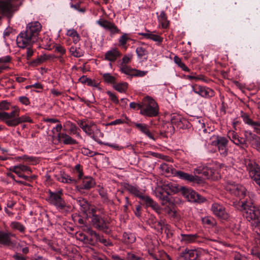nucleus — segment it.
Listing matches in <instances>:
<instances>
[{"mask_svg":"<svg viewBox=\"0 0 260 260\" xmlns=\"http://www.w3.org/2000/svg\"><path fill=\"white\" fill-rule=\"evenodd\" d=\"M42 25L39 21L28 23L25 30L21 32L17 38L16 42L18 47L24 48L32 45L38 41Z\"/></svg>","mask_w":260,"mask_h":260,"instance_id":"obj_1","label":"nucleus"},{"mask_svg":"<svg viewBox=\"0 0 260 260\" xmlns=\"http://www.w3.org/2000/svg\"><path fill=\"white\" fill-rule=\"evenodd\" d=\"M239 210L242 211L243 215L247 220L250 221L252 219L260 218V207L254 206L250 201H243L239 203Z\"/></svg>","mask_w":260,"mask_h":260,"instance_id":"obj_2","label":"nucleus"},{"mask_svg":"<svg viewBox=\"0 0 260 260\" xmlns=\"http://www.w3.org/2000/svg\"><path fill=\"white\" fill-rule=\"evenodd\" d=\"M133 55L127 54L124 55L122 59V62L120 66V71L127 75L128 78H132L134 77H142L145 76L147 71H141L136 69H133L129 66L126 65L132 60Z\"/></svg>","mask_w":260,"mask_h":260,"instance_id":"obj_3","label":"nucleus"},{"mask_svg":"<svg viewBox=\"0 0 260 260\" xmlns=\"http://www.w3.org/2000/svg\"><path fill=\"white\" fill-rule=\"evenodd\" d=\"M48 193V201L50 204L54 205L57 209L61 212L69 211L70 206H68L62 198L63 193L61 190L56 192L49 190Z\"/></svg>","mask_w":260,"mask_h":260,"instance_id":"obj_4","label":"nucleus"},{"mask_svg":"<svg viewBox=\"0 0 260 260\" xmlns=\"http://www.w3.org/2000/svg\"><path fill=\"white\" fill-rule=\"evenodd\" d=\"M158 110L156 102L150 97L147 96L143 101L140 113L150 117H155L158 114Z\"/></svg>","mask_w":260,"mask_h":260,"instance_id":"obj_5","label":"nucleus"},{"mask_svg":"<svg viewBox=\"0 0 260 260\" xmlns=\"http://www.w3.org/2000/svg\"><path fill=\"white\" fill-rule=\"evenodd\" d=\"M19 0H0V13L9 19L12 17L14 13L18 10Z\"/></svg>","mask_w":260,"mask_h":260,"instance_id":"obj_6","label":"nucleus"},{"mask_svg":"<svg viewBox=\"0 0 260 260\" xmlns=\"http://www.w3.org/2000/svg\"><path fill=\"white\" fill-rule=\"evenodd\" d=\"M244 163L249 176L257 185L260 184V167L253 160L245 159Z\"/></svg>","mask_w":260,"mask_h":260,"instance_id":"obj_7","label":"nucleus"},{"mask_svg":"<svg viewBox=\"0 0 260 260\" xmlns=\"http://www.w3.org/2000/svg\"><path fill=\"white\" fill-rule=\"evenodd\" d=\"M180 189L182 196L189 202L202 203L206 201L205 198L190 188L181 186Z\"/></svg>","mask_w":260,"mask_h":260,"instance_id":"obj_8","label":"nucleus"},{"mask_svg":"<svg viewBox=\"0 0 260 260\" xmlns=\"http://www.w3.org/2000/svg\"><path fill=\"white\" fill-rule=\"evenodd\" d=\"M93 226L98 230L102 231L106 234H109L111 230L109 229V222L104 217L99 215H94L91 217Z\"/></svg>","mask_w":260,"mask_h":260,"instance_id":"obj_9","label":"nucleus"},{"mask_svg":"<svg viewBox=\"0 0 260 260\" xmlns=\"http://www.w3.org/2000/svg\"><path fill=\"white\" fill-rule=\"evenodd\" d=\"M228 143L229 140L226 138L217 136L212 141L211 145L217 148L218 152L222 157H225L228 155Z\"/></svg>","mask_w":260,"mask_h":260,"instance_id":"obj_10","label":"nucleus"},{"mask_svg":"<svg viewBox=\"0 0 260 260\" xmlns=\"http://www.w3.org/2000/svg\"><path fill=\"white\" fill-rule=\"evenodd\" d=\"M171 121L179 129H189L192 127L191 123L180 115L174 114L172 115Z\"/></svg>","mask_w":260,"mask_h":260,"instance_id":"obj_11","label":"nucleus"},{"mask_svg":"<svg viewBox=\"0 0 260 260\" xmlns=\"http://www.w3.org/2000/svg\"><path fill=\"white\" fill-rule=\"evenodd\" d=\"M175 176L193 184H201L203 182L202 178L201 177L192 175L182 171H177V172H175Z\"/></svg>","mask_w":260,"mask_h":260,"instance_id":"obj_12","label":"nucleus"},{"mask_svg":"<svg viewBox=\"0 0 260 260\" xmlns=\"http://www.w3.org/2000/svg\"><path fill=\"white\" fill-rule=\"evenodd\" d=\"M96 22L101 27L109 31L110 36L121 33V30L113 22L103 19H99Z\"/></svg>","mask_w":260,"mask_h":260,"instance_id":"obj_13","label":"nucleus"},{"mask_svg":"<svg viewBox=\"0 0 260 260\" xmlns=\"http://www.w3.org/2000/svg\"><path fill=\"white\" fill-rule=\"evenodd\" d=\"M211 211L213 214L218 218L226 220L229 217V215L225 210V208L221 204L217 203L212 204Z\"/></svg>","mask_w":260,"mask_h":260,"instance_id":"obj_14","label":"nucleus"},{"mask_svg":"<svg viewBox=\"0 0 260 260\" xmlns=\"http://www.w3.org/2000/svg\"><path fill=\"white\" fill-rule=\"evenodd\" d=\"M192 91L205 98H210L214 96V91L212 89L197 84L192 85Z\"/></svg>","mask_w":260,"mask_h":260,"instance_id":"obj_15","label":"nucleus"},{"mask_svg":"<svg viewBox=\"0 0 260 260\" xmlns=\"http://www.w3.org/2000/svg\"><path fill=\"white\" fill-rule=\"evenodd\" d=\"M226 189L235 196L242 197L246 194V188L242 185L235 183L228 184Z\"/></svg>","mask_w":260,"mask_h":260,"instance_id":"obj_16","label":"nucleus"},{"mask_svg":"<svg viewBox=\"0 0 260 260\" xmlns=\"http://www.w3.org/2000/svg\"><path fill=\"white\" fill-rule=\"evenodd\" d=\"M177 260H200L196 250L186 248L178 254Z\"/></svg>","mask_w":260,"mask_h":260,"instance_id":"obj_17","label":"nucleus"},{"mask_svg":"<svg viewBox=\"0 0 260 260\" xmlns=\"http://www.w3.org/2000/svg\"><path fill=\"white\" fill-rule=\"evenodd\" d=\"M203 238L204 237L201 235L199 233L194 234H185L181 233L179 239L182 244H189L198 241L199 239Z\"/></svg>","mask_w":260,"mask_h":260,"instance_id":"obj_18","label":"nucleus"},{"mask_svg":"<svg viewBox=\"0 0 260 260\" xmlns=\"http://www.w3.org/2000/svg\"><path fill=\"white\" fill-rule=\"evenodd\" d=\"M241 117L243 118L245 123L253 127L254 131L258 135H260V121H254L249 116L243 111L241 112Z\"/></svg>","mask_w":260,"mask_h":260,"instance_id":"obj_19","label":"nucleus"},{"mask_svg":"<svg viewBox=\"0 0 260 260\" xmlns=\"http://www.w3.org/2000/svg\"><path fill=\"white\" fill-rule=\"evenodd\" d=\"M81 179H82L81 184L76 186V189L79 191L82 189L89 190L95 184L94 180L91 177L85 176Z\"/></svg>","mask_w":260,"mask_h":260,"instance_id":"obj_20","label":"nucleus"},{"mask_svg":"<svg viewBox=\"0 0 260 260\" xmlns=\"http://www.w3.org/2000/svg\"><path fill=\"white\" fill-rule=\"evenodd\" d=\"M195 174H202L205 179H214L215 170L208 167H199L194 170Z\"/></svg>","mask_w":260,"mask_h":260,"instance_id":"obj_21","label":"nucleus"},{"mask_svg":"<svg viewBox=\"0 0 260 260\" xmlns=\"http://www.w3.org/2000/svg\"><path fill=\"white\" fill-rule=\"evenodd\" d=\"M161 187L168 194H170L171 196L181 191V186L179 187L178 185L175 183L171 182H164Z\"/></svg>","mask_w":260,"mask_h":260,"instance_id":"obj_22","label":"nucleus"},{"mask_svg":"<svg viewBox=\"0 0 260 260\" xmlns=\"http://www.w3.org/2000/svg\"><path fill=\"white\" fill-rule=\"evenodd\" d=\"M156 197L161 201L162 205H166L167 203H172V197L170 194H168L163 188L160 187L155 191Z\"/></svg>","mask_w":260,"mask_h":260,"instance_id":"obj_23","label":"nucleus"},{"mask_svg":"<svg viewBox=\"0 0 260 260\" xmlns=\"http://www.w3.org/2000/svg\"><path fill=\"white\" fill-rule=\"evenodd\" d=\"M156 197L161 201L162 205H166L167 203H172V197L170 194H168L163 188L160 187L155 191Z\"/></svg>","mask_w":260,"mask_h":260,"instance_id":"obj_24","label":"nucleus"},{"mask_svg":"<svg viewBox=\"0 0 260 260\" xmlns=\"http://www.w3.org/2000/svg\"><path fill=\"white\" fill-rule=\"evenodd\" d=\"M55 179L61 182L68 184H76L77 180L73 178L64 172L60 171L58 175H54Z\"/></svg>","mask_w":260,"mask_h":260,"instance_id":"obj_25","label":"nucleus"},{"mask_svg":"<svg viewBox=\"0 0 260 260\" xmlns=\"http://www.w3.org/2000/svg\"><path fill=\"white\" fill-rule=\"evenodd\" d=\"M58 140L64 145H75L78 143L77 141L66 133H59L57 134Z\"/></svg>","mask_w":260,"mask_h":260,"instance_id":"obj_26","label":"nucleus"},{"mask_svg":"<svg viewBox=\"0 0 260 260\" xmlns=\"http://www.w3.org/2000/svg\"><path fill=\"white\" fill-rule=\"evenodd\" d=\"M191 124L192 127H194L199 132H203L204 133L207 132L205 123L201 117L194 118L192 120Z\"/></svg>","mask_w":260,"mask_h":260,"instance_id":"obj_27","label":"nucleus"},{"mask_svg":"<svg viewBox=\"0 0 260 260\" xmlns=\"http://www.w3.org/2000/svg\"><path fill=\"white\" fill-rule=\"evenodd\" d=\"M14 236L11 232L0 231V244L10 246L12 243L11 237Z\"/></svg>","mask_w":260,"mask_h":260,"instance_id":"obj_28","label":"nucleus"},{"mask_svg":"<svg viewBox=\"0 0 260 260\" xmlns=\"http://www.w3.org/2000/svg\"><path fill=\"white\" fill-rule=\"evenodd\" d=\"M148 32H140L138 34L139 35L143 36L144 38L147 39L151 40L155 42H156L158 45H159L161 44L163 41V38L160 37L159 35L153 34L152 32L150 30H147Z\"/></svg>","mask_w":260,"mask_h":260,"instance_id":"obj_29","label":"nucleus"},{"mask_svg":"<svg viewBox=\"0 0 260 260\" xmlns=\"http://www.w3.org/2000/svg\"><path fill=\"white\" fill-rule=\"evenodd\" d=\"M77 204L80 206V210L84 214H87L90 209L91 205L87 200L82 197H78L76 199Z\"/></svg>","mask_w":260,"mask_h":260,"instance_id":"obj_30","label":"nucleus"},{"mask_svg":"<svg viewBox=\"0 0 260 260\" xmlns=\"http://www.w3.org/2000/svg\"><path fill=\"white\" fill-rule=\"evenodd\" d=\"M25 122L31 123L32 122V120L28 116L23 115L21 117H18V118H13L11 121L8 122V126L14 127L21 123Z\"/></svg>","mask_w":260,"mask_h":260,"instance_id":"obj_31","label":"nucleus"},{"mask_svg":"<svg viewBox=\"0 0 260 260\" xmlns=\"http://www.w3.org/2000/svg\"><path fill=\"white\" fill-rule=\"evenodd\" d=\"M121 55V53L117 48L112 49L107 51L105 55L106 60L110 61H114L116 59Z\"/></svg>","mask_w":260,"mask_h":260,"instance_id":"obj_32","label":"nucleus"},{"mask_svg":"<svg viewBox=\"0 0 260 260\" xmlns=\"http://www.w3.org/2000/svg\"><path fill=\"white\" fill-rule=\"evenodd\" d=\"M122 186L125 189L139 198L143 193L136 186H133L128 183H123Z\"/></svg>","mask_w":260,"mask_h":260,"instance_id":"obj_33","label":"nucleus"},{"mask_svg":"<svg viewBox=\"0 0 260 260\" xmlns=\"http://www.w3.org/2000/svg\"><path fill=\"white\" fill-rule=\"evenodd\" d=\"M136 52L139 59H147L149 52L146 48L143 46H139L136 48Z\"/></svg>","mask_w":260,"mask_h":260,"instance_id":"obj_34","label":"nucleus"},{"mask_svg":"<svg viewBox=\"0 0 260 260\" xmlns=\"http://www.w3.org/2000/svg\"><path fill=\"white\" fill-rule=\"evenodd\" d=\"M159 168L161 171L167 175H173L175 176V172H177L171 166L165 162L160 165Z\"/></svg>","mask_w":260,"mask_h":260,"instance_id":"obj_35","label":"nucleus"},{"mask_svg":"<svg viewBox=\"0 0 260 260\" xmlns=\"http://www.w3.org/2000/svg\"><path fill=\"white\" fill-rule=\"evenodd\" d=\"M135 126L141 132L145 134L148 138L154 140V138L153 135L150 132L148 126L145 124L136 123Z\"/></svg>","mask_w":260,"mask_h":260,"instance_id":"obj_36","label":"nucleus"},{"mask_svg":"<svg viewBox=\"0 0 260 260\" xmlns=\"http://www.w3.org/2000/svg\"><path fill=\"white\" fill-rule=\"evenodd\" d=\"M158 20L162 28H167L169 26L170 21L168 20L167 15L164 11H161L158 16Z\"/></svg>","mask_w":260,"mask_h":260,"instance_id":"obj_37","label":"nucleus"},{"mask_svg":"<svg viewBox=\"0 0 260 260\" xmlns=\"http://www.w3.org/2000/svg\"><path fill=\"white\" fill-rule=\"evenodd\" d=\"M100 74L102 76L104 82L108 84H112L113 86L116 83V78L110 73H102Z\"/></svg>","mask_w":260,"mask_h":260,"instance_id":"obj_38","label":"nucleus"},{"mask_svg":"<svg viewBox=\"0 0 260 260\" xmlns=\"http://www.w3.org/2000/svg\"><path fill=\"white\" fill-rule=\"evenodd\" d=\"M82 130L84 132H85L87 135L90 136L93 140L96 141L98 144H102L103 142H102L100 140L98 139L94 135L93 129L92 128H90L88 125H87V123L86 125H84Z\"/></svg>","mask_w":260,"mask_h":260,"instance_id":"obj_39","label":"nucleus"},{"mask_svg":"<svg viewBox=\"0 0 260 260\" xmlns=\"http://www.w3.org/2000/svg\"><path fill=\"white\" fill-rule=\"evenodd\" d=\"M10 171L16 170V171H20V172H21V173L26 172V173H27V174H30L31 173V170L30 168H29L26 166L22 165L12 167L11 168H10Z\"/></svg>","mask_w":260,"mask_h":260,"instance_id":"obj_40","label":"nucleus"},{"mask_svg":"<svg viewBox=\"0 0 260 260\" xmlns=\"http://www.w3.org/2000/svg\"><path fill=\"white\" fill-rule=\"evenodd\" d=\"M10 227L12 229L17 230L21 233H24L25 232V227L24 225L18 221H12L10 223Z\"/></svg>","mask_w":260,"mask_h":260,"instance_id":"obj_41","label":"nucleus"},{"mask_svg":"<svg viewBox=\"0 0 260 260\" xmlns=\"http://www.w3.org/2000/svg\"><path fill=\"white\" fill-rule=\"evenodd\" d=\"M154 222L155 223L154 228L158 231H160V232H162L163 228L167 225L166 220L162 217L160 218L159 221L155 220Z\"/></svg>","mask_w":260,"mask_h":260,"instance_id":"obj_42","label":"nucleus"},{"mask_svg":"<svg viewBox=\"0 0 260 260\" xmlns=\"http://www.w3.org/2000/svg\"><path fill=\"white\" fill-rule=\"evenodd\" d=\"M113 87L120 93H124L127 89L128 84L126 82L116 83L113 86Z\"/></svg>","mask_w":260,"mask_h":260,"instance_id":"obj_43","label":"nucleus"},{"mask_svg":"<svg viewBox=\"0 0 260 260\" xmlns=\"http://www.w3.org/2000/svg\"><path fill=\"white\" fill-rule=\"evenodd\" d=\"M234 144L239 146L241 149H245L248 147L246 138L245 137H241L239 136L237 137V140L234 141Z\"/></svg>","mask_w":260,"mask_h":260,"instance_id":"obj_44","label":"nucleus"},{"mask_svg":"<svg viewBox=\"0 0 260 260\" xmlns=\"http://www.w3.org/2000/svg\"><path fill=\"white\" fill-rule=\"evenodd\" d=\"M123 239L124 242L127 243H133L136 240V237L133 234L126 232L123 234Z\"/></svg>","mask_w":260,"mask_h":260,"instance_id":"obj_45","label":"nucleus"},{"mask_svg":"<svg viewBox=\"0 0 260 260\" xmlns=\"http://www.w3.org/2000/svg\"><path fill=\"white\" fill-rule=\"evenodd\" d=\"M146 206L151 207L158 214H160L161 212V208L159 205L151 198H150Z\"/></svg>","mask_w":260,"mask_h":260,"instance_id":"obj_46","label":"nucleus"},{"mask_svg":"<svg viewBox=\"0 0 260 260\" xmlns=\"http://www.w3.org/2000/svg\"><path fill=\"white\" fill-rule=\"evenodd\" d=\"M98 238V243L103 244L106 247H111L113 245V242L109 239L105 238L103 235H100Z\"/></svg>","mask_w":260,"mask_h":260,"instance_id":"obj_47","label":"nucleus"},{"mask_svg":"<svg viewBox=\"0 0 260 260\" xmlns=\"http://www.w3.org/2000/svg\"><path fill=\"white\" fill-rule=\"evenodd\" d=\"M84 240L85 242L92 246H95L98 244V238H94L93 237H89L84 236Z\"/></svg>","mask_w":260,"mask_h":260,"instance_id":"obj_48","label":"nucleus"},{"mask_svg":"<svg viewBox=\"0 0 260 260\" xmlns=\"http://www.w3.org/2000/svg\"><path fill=\"white\" fill-rule=\"evenodd\" d=\"M70 52L71 54L76 57H80L83 56V52L81 50H80L79 49H77L76 47L72 46L70 49Z\"/></svg>","mask_w":260,"mask_h":260,"instance_id":"obj_49","label":"nucleus"},{"mask_svg":"<svg viewBox=\"0 0 260 260\" xmlns=\"http://www.w3.org/2000/svg\"><path fill=\"white\" fill-rule=\"evenodd\" d=\"M165 132L167 135H172L175 131V125L171 123L166 124Z\"/></svg>","mask_w":260,"mask_h":260,"instance_id":"obj_50","label":"nucleus"},{"mask_svg":"<svg viewBox=\"0 0 260 260\" xmlns=\"http://www.w3.org/2000/svg\"><path fill=\"white\" fill-rule=\"evenodd\" d=\"M126 260H145L142 257L136 255L134 253L132 252H128L126 253Z\"/></svg>","mask_w":260,"mask_h":260,"instance_id":"obj_51","label":"nucleus"},{"mask_svg":"<svg viewBox=\"0 0 260 260\" xmlns=\"http://www.w3.org/2000/svg\"><path fill=\"white\" fill-rule=\"evenodd\" d=\"M99 193L101 196V198L103 199L104 203L110 201L108 199L106 191L104 189L103 187H101L99 189Z\"/></svg>","mask_w":260,"mask_h":260,"instance_id":"obj_52","label":"nucleus"},{"mask_svg":"<svg viewBox=\"0 0 260 260\" xmlns=\"http://www.w3.org/2000/svg\"><path fill=\"white\" fill-rule=\"evenodd\" d=\"M89 213L91 215V217H93L94 215H98L96 214L97 212H101V213H104V209L103 208H98L94 206H91L90 207V209L88 210Z\"/></svg>","mask_w":260,"mask_h":260,"instance_id":"obj_53","label":"nucleus"},{"mask_svg":"<svg viewBox=\"0 0 260 260\" xmlns=\"http://www.w3.org/2000/svg\"><path fill=\"white\" fill-rule=\"evenodd\" d=\"M69 131L71 134L76 135V136L81 137L80 133L78 132V131H80V129L74 123H71Z\"/></svg>","mask_w":260,"mask_h":260,"instance_id":"obj_54","label":"nucleus"},{"mask_svg":"<svg viewBox=\"0 0 260 260\" xmlns=\"http://www.w3.org/2000/svg\"><path fill=\"white\" fill-rule=\"evenodd\" d=\"M12 119H9V113L6 112H0V120L5 122L8 125V122L11 121Z\"/></svg>","mask_w":260,"mask_h":260,"instance_id":"obj_55","label":"nucleus"},{"mask_svg":"<svg viewBox=\"0 0 260 260\" xmlns=\"http://www.w3.org/2000/svg\"><path fill=\"white\" fill-rule=\"evenodd\" d=\"M11 106V103L6 100L2 101L0 102V110H8Z\"/></svg>","mask_w":260,"mask_h":260,"instance_id":"obj_56","label":"nucleus"},{"mask_svg":"<svg viewBox=\"0 0 260 260\" xmlns=\"http://www.w3.org/2000/svg\"><path fill=\"white\" fill-rule=\"evenodd\" d=\"M130 39L128 37V34H123L119 39V44L120 46H124L126 44V42Z\"/></svg>","mask_w":260,"mask_h":260,"instance_id":"obj_57","label":"nucleus"},{"mask_svg":"<svg viewBox=\"0 0 260 260\" xmlns=\"http://www.w3.org/2000/svg\"><path fill=\"white\" fill-rule=\"evenodd\" d=\"M12 108L15 109V110L12 111L11 112L9 113L10 119L18 118L19 115V109L15 106L12 107Z\"/></svg>","mask_w":260,"mask_h":260,"instance_id":"obj_58","label":"nucleus"},{"mask_svg":"<svg viewBox=\"0 0 260 260\" xmlns=\"http://www.w3.org/2000/svg\"><path fill=\"white\" fill-rule=\"evenodd\" d=\"M43 62L41 55L38 56L36 59H34L29 62V65L31 67H35L40 65Z\"/></svg>","mask_w":260,"mask_h":260,"instance_id":"obj_59","label":"nucleus"},{"mask_svg":"<svg viewBox=\"0 0 260 260\" xmlns=\"http://www.w3.org/2000/svg\"><path fill=\"white\" fill-rule=\"evenodd\" d=\"M75 170L78 173V180L81 179L83 176V172L81 165L80 164L76 165L75 167Z\"/></svg>","mask_w":260,"mask_h":260,"instance_id":"obj_60","label":"nucleus"},{"mask_svg":"<svg viewBox=\"0 0 260 260\" xmlns=\"http://www.w3.org/2000/svg\"><path fill=\"white\" fill-rule=\"evenodd\" d=\"M106 93L109 95L110 100L112 101L114 104H119L118 99L114 93H112L110 91H107Z\"/></svg>","mask_w":260,"mask_h":260,"instance_id":"obj_61","label":"nucleus"},{"mask_svg":"<svg viewBox=\"0 0 260 260\" xmlns=\"http://www.w3.org/2000/svg\"><path fill=\"white\" fill-rule=\"evenodd\" d=\"M82 153L84 155H87V156H88L90 157H92V156L98 154L97 152H93L86 148H83L82 149Z\"/></svg>","mask_w":260,"mask_h":260,"instance_id":"obj_62","label":"nucleus"},{"mask_svg":"<svg viewBox=\"0 0 260 260\" xmlns=\"http://www.w3.org/2000/svg\"><path fill=\"white\" fill-rule=\"evenodd\" d=\"M100 144L104 145L105 146H109L111 148H112L116 150H120L123 148V147L122 146H119L118 144H116V143L111 144V143H109L103 142V143Z\"/></svg>","mask_w":260,"mask_h":260,"instance_id":"obj_63","label":"nucleus"},{"mask_svg":"<svg viewBox=\"0 0 260 260\" xmlns=\"http://www.w3.org/2000/svg\"><path fill=\"white\" fill-rule=\"evenodd\" d=\"M32 45L28 46L26 47V58L27 60L29 59V58L33 55L34 53V50L31 48V46Z\"/></svg>","mask_w":260,"mask_h":260,"instance_id":"obj_64","label":"nucleus"}]
</instances>
